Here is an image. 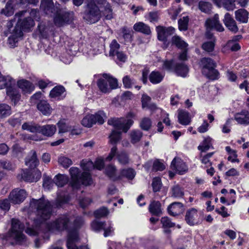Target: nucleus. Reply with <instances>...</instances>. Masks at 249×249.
<instances>
[{
	"label": "nucleus",
	"instance_id": "obj_1",
	"mask_svg": "<svg viewBox=\"0 0 249 249\" xmlns=\"http://www.w3.org/2000/svg\"><path fill=\"white\" fill-rule=\"evenodd\" d=\"M84 224L83 219L77 217L72 222L71 216L67 214L59 216L53 221L46 224V228L52 232L68 231L67 247L68 249H89L87 246L77 247L76 244L79 241L77 229Z\"/></svg>",
	"mask_w": 249,
	"mask_h": 249
},
{
	"label": "nucleus",
	"instance_id": "obj_2",
	"mask_svg": "<svg viewBox=\"0 0 249 249\" xmlns=\"http://www.w3.org/2000/svg\"><path fill=\"white\" fill-rule=\"evenodd\" d=\"M65 202V199L62 197H57L52 205L43 197L38 199L33 198L30 201V209L31 211L36 210L37 215L42 220H45L50 217L52 207H61Z\"/></svg>",
	"mask_w": 249,
	"mask_h": 249
},
{
	"label": "nucleus",
	"instance_id": "obj_3",
	"mask_svg": "<svg viewBox=\"0 0 249 249\" xmlns=\"http://www.w3.org/2000/svg\"><path fill=\"white\" fill-rule=\"evenodd\" d=\"M99 90L104 93H109L118 87V80L110 75L104 73L97 82Z\"/></svg>",
	"mask_w": 249,
	"mask_h": 249
},
{
	"label": "nucleus",
	"instance_id": "obj_4",
	"mask_svg": "<svg viewBox=\"0 0 249 249\" xmlns=\"http://www.w3.org/2000/svg\"><path fill=\"white\" fill-rule=\"evenodd\" d=\"M135 116L134 113L130 112L126 115V119L124 118H111L108 120L107 123L109 125L113 126L115 128L122 130L126 133L133 124V121L131 118H134Z\"/></svg>",
	"mask_w": 249,
	"mask_h": 249
},
{
	"label": "nucleus",
	"instance_id": "obj_5",
	"mask_svg": "<svg viewBox=\"0 0 249 249\" xmlns=\"http://www.w3.org/2000/svg\"><path fill=\"white\" fill-rule=\"evenodd\" d=\"M24 225L17 219H12L11 228L9 231V236L15 240L18 244H22L25 241V236L23 233Z\"/></svg>",
	"mask_w": 249,
	"mask_h": 249
},
{
	"label": "nucleus",
	"instance_id": "obj_6",
	"mask_svg": "<svg viewBox=\"0 0 249 249\" xmlns=\"http://www.w3.org/2000/svg\"><path fill=\"white\" fill-rule=\"evenodd\" d=\"M101 18V12L98 7L92 2H89L84 18L90 23L97 22Z\"/></svg>",
	"mask_w": 249,
	"mask_h": 249
},
{
	"label": "nucleus",
	"instance_id": "obj_7",
	"mask_svg": "<svg viewBox=\"0 0 249 249\" xmlns=\"http://www.w3.org/2000/svg\"><path fill=\"white\" fill-rule=\"evenodd\" d=\"M116 156L120 164L122 165H126L129 164L130 162V159L128 154L124 151H122L118 153L117 151V146L115 145L111 148L110 153L107 157V160L108 161H110Z\"/></svg>",
	"mask_w": 249,
	"mask_h": 249
},
{
	"label": "nucleus",
	"instance_id": "obj_8",
	"mask_svg": "<svg viewBox=\"0 0 249 249\" xmlns=\"http://www.w3.org/2000/svg\"><path fill=\"white\" fill-rule=\"evenodd\" d=\"M26 196L27 193L25 190L16 188L10 192L8 198L11 203L18 204L22 203Z\"/></svg>",
	"mask_w": 249,
	"mask_h": 249
},
{
	"label": "nucleus",
	"instance_id": "obj_9",
	"mask_svg": "<svg viewBox=\"0 0 249 249\" xmlns=\"http://www.w3.org/2000/svg\"><path fill=\"white\" fill-rule=\"evenodd\" d=\"M91 227L93 230L96 231L103 230L104 231V235L105 237L110 235L113 231V229L110 223L107 225L105 222H99L95 220L91 223Z\"/></svg>",
	"mask_w": 249,
	"mask_h": 249
},
{
	"label": "nucleus",
	"instance_id": "obj_10",
	"mask_svg": "<svg viewBox=\"0 0 249 249\" xmlns=\"http://www.w3.org/2000/svg\"><path fill=\"white\" fill-rule=\"evenodd\" d=\"M41 178V173L39 171L35 170L34 171L24 170L21 174V178L27 182H36Z\"/></svg>",
	"mask_w": 249,
	"mask_h": 249
},
{
	"label": "nucleus",
	"instance_id": "obj_11",
	"mask_svg": "<svg viewBox=\"0 0 249 249\" xmlns=\"http://www.w3.org/2000/svg\"><path fill=\"white\" fill-rule=\"evenodd\" d=\"M156 31L158 39L160 41H165L169 36L173 34L175 29L172 27L165 28L158 26L156 27Z\"/></svg>",
	"mask_w": 249,
	"mask_h": 249
},
{
	"label": "nucleus",
	"instance_id": "obj_12",
	"mask_svg": "<svg viewBox=\"0 0 249 249\" xmlns=\"http://www.w3.org/2000/svg\"><path fill=\"white\" fill-rule=\"evenodd\" d=\"M171 167L173 170H176L180 175L184 174L188 170L185 163L178 158L174 159L171 162Z\"/></svg>",
	"mask_w": 249,
	"mask_h": 249
},
{
	"label": "nucleus",
	"instance_id": "obj_13",
	"mask_svg": "<svg viewBox=\"0 0 249 249\" xmlns=\"http://www.w3.org/2000/svg\"><path fill=\"white\" fill-rule=\"evenodd\" d=\"M167 210L171 215L175 216L182 213L185 210V208L182 203L175 202L171 203L168 206Z\"/></svg>",
	"mask_w": 249,
	"mask_h": 249
},
{
	"label": "nucleus",
	"instance_id": "obj_14",
	"mask_svg": "<svg viewBox=\"0 0 249 249\" xmlns=\"http://www.w3.org/2000/svg\"><path fill=\"white\" fill-rule=\"evenodd\" d=\"M205 25L207 29H215L219 32H222L224 30L218 20V15L217 14L215 15L213 18L207 19Z\"/></svg>",
	"mask_w": 249,
	"mask_h": 249
},
{
	"label": "nucleus",
	"instance_id": "obj_15",
	"mask_svg": "<svg viewBox=\"0 0 249 249\" xmlns=\"http://www.w3.org/2000/svg\"><path fill=\"white\" fill-rule=\"evenodd\" d=\"M234 119L239 124L249 125V111L244 109L236 113L234 115Z\"/></svg>",
	"mask_w": 249,
	"mask_h": 249
},
{
	"label": "nucleus",
	"instance_id": "obj_16",
	"mask_svg": "<svg viewBox=\"0 0 249 249\" xmlns=\"http://www.w3.org/2000/svg\"><path fill=\"white\" fill-rule=\"evenodd\" d=\"M71 176V185L73 188L77 189L79 187L80 171L77 167H72L69 170Z\"/></svg>",
	"mask_w": 249,
	"mask_h": 249
},
{
	"label": "nucleus",
	"instance_id": "obj_17",
	"mask_svg": "<svg viewBox=\"0 0 249 249\" xmlns=\"http://www.w3.org/2000/svg\"><path fill=\"white\" fill-rule=\"evenodd\" d=\"M23 35L22 31L19 26H15L11 35L8 37V43L11 47L16 45V43L18 41V39Z\"/></svg>",
	"mask_w": 249,
	"mask_h": 249
},
{
	"label": "nucleus",
	"instance_id": "obj_18",
	"mask_svg": "<svg viewBox=\"0 0 249 249\" xmlns=\"http://www.w3.org/2000/svg\"><path fill=\"white\" fill-rule=\"evenodd\" d=\"M223 22L225 26L230 31L234 33L238 32V28L236 23L229 13H227L225 14Z\"/></svg>",
	"mask_w": 249,
	"mask_h": 249
},
{
	"label": "nucleus",
	"instance_id": "obj_19",
	"mask_svg": "<svg viewBox=\"0 0 249 249\" xmlns=\"http://www.w3.org/2000/svg\"><path fill=\"white\" fill-rule=\"evenodd\" d=\"M198 214L196 209L191 208L187 211L185 219L188 224L193 226L197 223L196 220Z\"/></svg>",
	"mask_w": 249,
	"mask_h": 249
},
{
	"label": "nucleus",
	"instance_id": "obj_20",
	"mask_svg": "<svg viewBox=\"0 0 249 249\" xmlns=\"http://www.w3.org/2000/svg\"><path fill=\"white\" fill-rule=\"evenodd\" d=\"M37 109L45 116H49L52 112V108L48 102L44 100H40L37 104Z\"/></svg>",
	"mask_w": 249,
	"mask_h": 249
},
{
	"label": "nucleus",
	"instance_id": "obj_21",
	"mask_svg": "<svg viewBox=\"0 0 249 249\" xmlns=\"http://www.w3.org/2000/svg\"><path fill=\"white\" fill-rule=\"evenodd\" d=\"M56 131V127L55 125L46 124L42 126L40 125L38 133L45 136L51 137L55 133Z\"/></svg>",
	"mask_w": 249,
	"mask_h": 249
},
{
	"label": "nucleus",
	"instance_id": "obj_22",
	"mask_svg": "<svg viewBox=\"0 0 249 249\" xmlns=\"http://www.w3.org/2000/svg\"><path fill=\"white\" fill-rule=\"evenodd\" d=\"M39 163L36 151L32 150L25 159V164L30 168L36 167Z\"/></svg>",
	"mask_w": 249,
	"mask_h": 249
},
{
	"label": "nucleus",
	"instance_id": "obj_23",
	"mask_svg": "<svg viewBox=\"0 0 249 249\" xmlns=\"http://www.w3.org/2000/svg\"><path fill=\"white\" fill-rule=\"evenodd\" d=\"M15 85V80L9 75L4 76L0 72V89L6 88L7 89L9 86Z\"/></svg>",
	"mask_w": 249,
	"mask_h": 249
},
{
	"label": "nucleus",
	"instance_id": "obj_24",
	"mask_svg": "<svg viewBox=\"0 0 249 249\" xmlns=\"http://www.w3.org/2000/svg\"><path fill=\"white\" fill-rule=\"evenodd\" d=\"M71 18L69 14H57L54 18V22L58 26H63L64 24L69 22Z\"/></svg>",
	"mask_w": 249,
	"mask_h": 249
},
{
	"label": "nucleus",
	"instance_id": "obj_25",
	"mask_svg": "<svg viewBox=\"0 0 249 249\" xmlns=\"http://www.w3.org/2000/svg\"><path fill=\"white\" fill-rule=\"evenodd\" d=\"M133 29L136 32H140L146 35H149L151 34L150 26L142 22L136 23L133 26Z\"/></svg>",
	"mask_w": 249,
	"mask_h": 249
},
{
	"label": "nucleus",
	"instance_id": "obj_26",
	"mask_svg": "<svg viewBox=\"0 0 249 249\" xmlns=\"http://www.w3.org/2000/svg\"><path fill=\"white\" fill-rule=\"evenodd\" d=\"M35 25L34 20L31 17L25 18L22 20L18 19V21L16 26H19L21 28V31L28 30L33 27Z\"/></svg>",
	"mask_w": 249,
	"mask_h": 249
},
{
	"label": "nucleus",
	"instance_id": "obj_27",
	"mask_svg": "<svg viewBox=\"0 0 249 249\" xmlns=\"http://www.w3.org/2000/svg\"><path fill=\"white\" fill-rule=\"evenodd\" d=\"M65 89L63 86H56L50 91V96L51 98L61 99L65 97Z\"/></svg>",
	"mask_w": 249,
	"mask_h": 249
},
{
	"label": "nucleus",
	"instance_id": "obj_28",
	"mask_svg": "<svg viewBox=\"0 0 249 249\" xmlns=\"http://www.w3.org/2000/svg\"><path fill=\"white\" fill-rule=\"evenodd\" d=\"M162 210L161 204L158 201H153L149 206V211L153 215H160L162 213Z\"/></svg>",
	"mask_w": 249,
	"mask_h": 249
},
{
	"label": "nucleus",
	"instance_id": "obj_29",
	"mask_svg": "<svg viewBox=\"0 0 249 249\" xmlns=\"http://www.w3.org/2000/svg\"><path fill=\"white\" fill-rule=\"evenodd\" d=\"M178 120L179 123L182 125H188L191 122V118L188 112L184 110H178Z\"/></svg>",
	"mask_w": 249,
	"mask_h": 249
},
{
	"label": "nucleus",
	"instance_id": "obj_30",
	"mask_svg": "<svg viewBox=\"0 0 249 249\" xmlns=\"http://www.w3.org/2000/svg\"><path fill=\"white\" fill-rule=\"evenodd\" d=\"M18 87L25 93H30L34 89L33 84L29 81L22 79L17 82Z\"/></svg>",
	"mask_w": 249,
	"mask_h": 249
},
{
	"label": "nucleus",
	"instance_id": "obj_31",
	"mask_svg": "<svg viewBox=\"0 0 249 249\" xmlns=\"http://www.w3.org/2000/svg\"><path fill=\"white\" fill-rule=\"evenodd\" d=\"M164 77V73L158 71H153L149 76V79L151 83L153 84H157L160 83Z\"/></svg>",
	"mask_w": 249,
	"mask_h": 249
},
{
	"label": "nucleus",
	"instance_id": "obj_32",
	"mask_svg": "<svg viewBox=\"0 0 249 249\" xmlns=\"http://www.w3.org/2000/svg\"><path fill=\"white\" fill-rule=\"evenodd\" d=\"M105 173L113 180H116L120 178V176L117 174L116 167L113 165H109L106 167Z\"/></svg>",
	"mask_w": 249,
	"mask_h": 249
},
{
	"label": "nucleus",
	"instance_id": "obj_33",
	"mask_svg": "<svg viewBox=\"0 0 249 249\" xmlns=\"http://www.w3.org/2000/svg\"><path fill=\"white\" fill-rule=\"evenodd\" d=\"M248 12L245 9H240L235 12L236 20L241 23H247L248 20Z\"/></svg>",
	"mask_w": 249,
	"mask_h": 249
},
{
	"label": "nucleus",
	"instance_id": "obj_34",
	"mask_svg": "<svg viewBox=\"0 0 249 249\" xmlns=\"http://www.w3.org/2000/svg\"><path fill=\"white\" fill-rule=\"evenodd\" d=\"M174 71L178 75L185 77L188 72V68L184 63H177L174 67Z\"/></svg>",
	"mask_w": 249,
	"mask_h": 249
},
{
	"label": "nucleus",
	"instance_id": "obj_35",
	"mask_svg": "<svg viewBox=\"0 0 249 249\" xmlns=\"http://www.w3.org/2000/svg\"><path fill=\"white\" fill-rule=\"evenodd\" d=\"M15 86H9L6 89V93L12 100L14 101V102L18 101L20 97V95L18 90L14 88Z\"/></svg>",
	"mask_w": 249,
	"mask_h": 249
},
{
	"label": "nucleus",
	"instance_id": "obj_36",
	"mask_svg": "<svg viewBox=\"0 0 249 249\" xmlns=\"http://www.w3.org/2000/svg\"><path fill=\"white\" fill-rule=\"evenodd\" d=\"M69 179L68 176L58 174L55 176L54 178V182L56 186L61 187L68 183Z\"/></svg>",
	"mask_w": 249,
	"mask_h": 249
},
{
	"label": "nucleus",
	"instance_id": "obj_37",
	"mask_svg": "<svg viewBox=\"0 0 249 249\" xmlns=\"http://www.w3.org/2000/svg\"><path fill=\"white\" fill-rule=\"evenodd\" d=\"M40 125L32 123L26 122L22 125L23 130H26L32 133H38Z\"/></svg>",
	"mask_w": 249,
	"mask_h": 249
},
{
	"label": "nucleus",
	"instance_id": "obj_38",
	"mask_svg": "<svg viewBox=\"0 0 249 249\" xmlns=\"http://www.w3.org/2000/svg\"><path fill=\"white\" fill-rule=\"evenodd\" d=\"M95 118L93 115H88L82 119L81 124L84 126L90 127L95 124Z\"/></svg>",
	"mask_w": 249,
	"mask_h": 249
},
{
	"label": "nucleus",
	"instance_id": "obj_39",
	"mask_svg": "<svg viewBox=\"0 0 249 249\" xmlns=\"http://www.w3.org/2000/svg\"><path fill=\"white\" fill-rule=\"evenodd\" d=\"M200 62L201 65L203 67L208 69V70L214 68L216 66L213 61L210 58H203L201 59Z\"/></svg>",
	"mask_w": 249,
	"mask_h": 249
},
{
	"label": "nucleus",
	"instance_id": "obj_40",
	"mask_svg": "<svg viewBox=\"0 0 249 249\" xmlns=\"http://www.w3.org/2000/svg\"><path fill=\"white\" fill-rule=\"evenodd\" d=\"M11 114V107L7 104L0 105V118H3L9 116Z\"/></svg>",
	"mask_w": 249,
	"mask_h": 249
},
{
	"label": "nucleus",
	"instance_id": "obj_41",
	"mask_svg": "<svg viewBox=\"0 0 249 249\" xmlns=\"http://www.w3.org/2000/svg\"><path fill=\"white\" fill-rule=\"evenodd\" d=\"M42 4L44 5V10L47 14L53 13L54 11L53 3L52 0H41Z\"/></svg>",
	"mask_w": 249,
	"mask_h": 249
},
{
	"label": "nucleus",
	"instance_id": "obj_42",
	"mask_svg": "<svg viewBox=\"0 0 249 249\" xmlns=\"http://www.w3.org/2000/svg\"><path fill=\"white\" fill-rule=\"evenodd\" d=\"M92 182L90 174L88 172H83L79 179V184L80 182L86 186L91 184Z\"/></svg>",
	"mask_w": 249,
	"mask_h": 249
},
{
	"label": "nucleus",
	"instance_id": "obj_43",
	"mask_svg": "<svg viewBox=\"0 0 249 249\" xmlns=\"http://www.w3.org/2000/svg\"><path fill=\"white\" fill-rule=\"evenodd\" d=\"M172 43L175 45L177 47L184 49L186 48L187 44L181 38L178 36H175L172 38Z\"/></svg>",
	"mask_w": 249,
	"mask_h": 249
},
{
	"label": "nucleus",
	"instance_id": "obj_44",
	"mask_svg": "<svg viewBox=\"0 0 249 249\" xmlns=\"http://www.w3.org/2000/svg\"><path fill=\"white\" fill-rule=\"evenodd\" d=\"M183 196V189L178 185H174L172 188V196L176 198H181Z\"/></svg>",
	"mask_w": 249,
	"mask_h": 249
},
{
	"label": "nucleus",
	"instance_id": "obj_45",
	"mask_svg": "<svg viewBox=\"0 0 249 249\" xmlns=\"http://www.w3.org/2000/svg\"><path fill=\"white\" fill-rule=\"evenodd\" d=\"M121 132L116 130H112L109 135L110 142L112 144H116L121 139Z\"/></svg>",
	"mask_w": 249,
	"mask_h": 249
},
{
	"label": "nucleus",
	"instance_id": "obj_46",
	"mask_svg": "<svg viewBox=\"0 0 249 249\" xmlns=\"http://www.w3.org/2000/svg\"><path fill=\"white\" fill-rule=\"evenodd\" d=\"M235 0H221V7H224L228 11L233 10L235 8Z\"/></svg>",
	"mask_w": 249,
	"mask_h": 249
},
{
	"label": "nucleus",
	"instance_id": "obj_47",
	"mask_svg": "<svg viewBox=\"0 0 249 249\" xmlns=\"http://www.w3.org/2000/svg\"><path fill=\"white\" fill-rule=\"evenodd\" d=\"M56 124L59 129V134L67 132L71 129L70 127L66 124L65 121L64 120L59 121Z\"/></svg>",
	"mask_w": 249,
	"mask_h": 249
},
{
	"label": "nucleus",
	"instance_id": "obj_48",
	"mask_svg": "<svg viewBox=\"0 0 249 249\" xmlns=\"http://www.w3.org/2000/svg\"><path fill=\"white\" fill-rule=\"evenodd\" d=\"M58 161L60 165L65 168H68L72 164V161L70 159L64 156L59 157Z\"/></svg>",
	"mask_w": 249,
	"mask_h": 249
},
{
	"label": "nucleus",
	"instance_id": "obj_49",
	"mask_svg": "<svg viewBox=\"0 0 249 249\" xmlns=\"http://www.w3.org/2000/svg\"><path fill=\"white\" fill-rule=\"evenodd\" d=\"M1 13L6 16H10L14 14V9L10 1H8L4 8L2 9Z\"/></svg>",
	"mask_w": 249,
	"mask_h": 249
},
{
	"label": "nucleus",
	"instance_id": "obj_50",
	"mask_svg": "<svg viewBox=\"0 0 249 249\" xmlns=\"http://www.w3.org/2000/svg\"><path fill=\"white\" fill-rule=\"evenodd\" d=\"M198 7L202 12L207 13L211 10L212 4L209 2L200 1L198 3Z\"/></svg>",
	"mask_w": 249,
	"mask_h": 249
},
{
	"label": "nucleus",
	"instance_id": "obj_51",
	"mask_svg": "<svg viewBox=\"0 0 249 249\" xmlns=\"http://www.w3.org/2000/svg\"><path fill=\"white\" fill-rule=\"evenodd\" d=\"M121 175L122 176H124L128 179H132L135 176V172L131 168L123 169L121 172Z\"/></svg>",
	"mask_w": 249,
	"mask_h": 249
},
{
	"label": "nucleus",
	"instance_id": "obj_52",
	"mask_svg": "<svg viewBox=\"0 0 249 249\" xmlns=\"http://www.w3.org/2000/svg\"><path fill=\"white\" fill-rule=\"evenodd\" d=\"M14 22H15V21L13 20L6 21L3 22V25L6 27L4 31L6 36H7L9 34H12L13 32V30L14 29V27L13 28Z\"/></svg>",
	"mask_w": 249,
	"mask_h": 249
},
{
	"label": "nucleus",
	"instance_id": "obj_53",
	"mask_svg": "<svg viewBox=\"0 0 249 249\" xmlns=\"http://www.w3.org/2000/svg\"><path fill=\"white\" fill-rule=\"evenodd\" d=\"M189 18L188 17H183L178 21V28L180 30L185 31L188 28Z\"/></svg>",
	"mask_w": 249,
	"mask_h": 249
},
{
	"label": "nucleus",
	"instance_id": "obj_54",
	"mask_svg": "<svg viewBox=\"0 0 249 249\" xmlns=\"http://www.w3.org/2000/svg\"><path fill=\"white\" fill-rule=\"evenodd\" d=\"M10 201L9 198L0 199V209L4 212L9 211L11 206Z\"/></svg>",
	"mask_w": 249,
	"mask_h": 249
},
{
	"label": "nucleus",
	"instance_id": "obj_55",
	"mask_svg": "<svg viewBox=\"0 0 249 249\" xmlns=\"http://www.w3.org/2000/svg\"><path fill=\"white\" fill-rule=\"evenodd\" d=\"M81 166L85 172L89 171L94 168V164L90 160H82L81 162Z\"/></svg>",
	"mask_w": 249,
	"mask_h": 249
},
{
	"label": "nucleus",
	"instance_id": "obj_56",
	"mask_svg": "<svg viewBox=\"0 0 249 249\" xmlns=\"http://www.w3.org/2000/svg\"><path fill=\"white\" fill-rule=\"evenodd\" d=\"M130 136L131 142L135 143L140 140L142 136V133L139 130H133L131 132Z\"/></svg>",
	"mask_w": 249,
	"mask_h": 249
},
{
	"label": "nucleus",
	"instance_id": "obj_57",
	"mask_svg": "<svg viewBox=\"0 0 249 249\" xmlns=\"http://www.w3.org/2000/svg\"><path fill=\"white\" fill-rule=\"evenodd\" d=\"M140 126L143 130H149L151 126L150 119L147 117L143 118L140 123Z\"/></svg>",
	"mask_w": 249,
	"mask_h": 249
},
{
	"label": "nucleus",
	"instance_id": "obj_58",
	"mask_svg": "<svg viewBox=\"0 0 249 249\" xmlns=\"http://www.w3.org/2000/svg\"><path fill=\"white\" fill-rule=\"evenodd\" d=\"M123 82L125 88L129 89L135 84V81L134 79L130 78L129 76L126 75L123 79Z\"/></svg>",
	"mask_w": 249,
	"mask_h": 249
},
{
	"label": "nucleus",
	"instance_id": "obj_59",
	"mask_svg": "<svg viewBox=\"0 0 249 249\" xmlns=\"http://www.w3.org/2000/svg\"><path fill=\"white\" fill-rule=\"evenodd\" d=\"M15 168V165L8 160H0V170L3 169L7 170H12Z\"/></svg>",
	"mask_w": 249,
	"mask_h": 249
},
{
	"label": "nucleus",
	"instance_id": "obj_60",
	"mask_svg": "<svg viewBox=\"0 0 249 249\" xmlns=\"http://www.w3.org/2000/svg\"><path fill=\"white\" fill-rule=\"evenodd\" d=\"M104 10L103 11V13L104 15L106 17V18L107 19H111L113 18V15H112V10L111 8V6L108 3L107 5H105L104 6Z\"/></svg>",
	"mask_w": 249,
	"mask_h": 249
},
{
	"label": "nucleus",
	"instance_id": "obj_61",
	"mask_svg": "<svg viewBox=\"0 0 249 249\" xmlns=\"http://www.w3.org/2000/svg\"><path fill=\"white\" fill-rule=\"evenodd\" d=\"M95 118V124L98 123L102 124L104 123V118H106L105 113L102 111H99L95 115H93Z\"/></svg>",
	"mask_w": 249,
	"mask_h": 249
},
{
	"label": "nucleus",
	"instance_id": "obj_62",
	"mask_svg": "<svg viewBox=\"0 0 249 249\" xmlns=\"http://www.w3.org/2000/svg\"><path fill=\"white\" fill-rule=\"evenodd\" d=\"M54 181L49 177H45L43 179V186L46 190L51 189L54 185Z\"/></svg>",
	"mask_w": 249,
	"mask_h": 249
},
{
	"label": "nucleus",
	"instance_id": "obj_63",
	"mask_svg": "<svg viewBox=\"0 0 249 249\" xmlns=\"http://www.w3.org/2000/svg\"><path fill=\"white\" fill-rule=\"evenodd\" d=\"M214 41L213 40L205 42L202 45V49L207 52H212L214 49Z\"/></svg>",
	"mask_w": 249,
	"mask_h": 249
},
{
	"label": "nucleus",
	"instance_id": "obj_64",
	"mask_svg": "<svg viewBox=\"0 0 249 249\" xmlns=\"http://www.w3.org/2000/svg\"><path fill=\"white\" fill-rule=\"evenodd\" d=\"M8 123L13 127H19L21 123V119L19 117H12L8 121Z\"/></svg>",
	"mask_w": 249,
	"mask_h": 249
}]
</instances>
